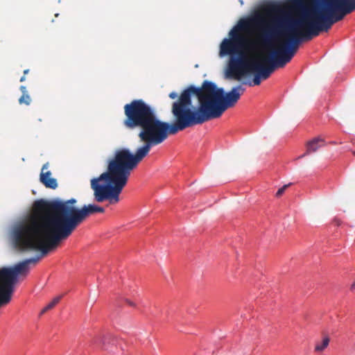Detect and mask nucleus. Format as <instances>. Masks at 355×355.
I'll return each mask as SVG.
<instances>
[{"label": "nucleus", "instance_id": "nucleus-1", "mask_svg": "<svg viewBox=\"0 0 355 355\" xmlns=\"http://www.w3.org/2000/svg\"><path fill=\"white\" fill-rule=\"evenodd\" d=\"M220 45V55L232 56L227 76L236 80L250 72V85H259L276 69L290 62L306 37L292 24V16L277 5L264 13L240 19Z\"/></svg>", "mask_w": 355, "mask_h": 355}, {"label": "nucleus", "instance_id": "nucleus-2", "mask_svg": "<svg viewBox=\"0 0 355 355\" xmlns=\"http://www.w3.org/2000/svg\"><path fill=\"white\" fill-rule=\"evenodd\" d=\"M186 95L182 92L173 102L171 112L173 123L160 121L154 109L142 99L132 101L124 105L123 125L130 130L139 129L138 137L144 144L132 154L128 148L115 151L109 159L107 171L91 180L94 198L97 202L109 201L114 205L119 202V195L128 183L131 171L148 154L152 146L164 141L168 135H175L189 127L185 107Z\"/></svg>", "mask_w": 355, "mask_h": 355}, {"label": "nucleus", "instance_id": "nucleus-3", "mask_svg": "<svg viewBox=\"0 0 355 355\" xmlns=\"http://www.w3.org/2000/svg\"><path fill=\"white\" fill-rule=\"evenodd\" d=\"M76 200L47 201L37 200L33 205V215L17 224L13 229L15 246L19 250H40L42 256L55 249L66 239L71 226L72 209Z\"/></svg>", "mask_w": 355, "mask_h": 355}, {"label": "nucleus", "instance_id": "nucleus-4", "mask_svg": "<svg viewBox=\"0 0 355 355\" xmlns=\"http://www.w3.org/2000/svg\"><path fill=\"white\" fill-rule=\"evenodd\" d=\"M244 91L239 85L225 93L223 88L208 80H205L200 87L190 85L182 91L187 98L189 127L220 117L226 110L236 105Z\"/></svg>", "mask_w": 355, "mask_h": 355}, {"label": "nucleus", "instance_id": "nucleus-5", "mask_svg": "<svg viewBox=\"0 0 355 355\" xmlns=\"http://www.w3.org/2000/svg\"><path fill=\"white\" fill-rule=\"evenodd\" d=\"M40 257L27 259L12 267L0 268V308L10 303L20 274L26 273L28 265L36 263Z\"/></svg>", "mask_w": 355, "mask_h": 355}, {"label": "nucleus", "instance_id": "nucleus-6", "mask_svg": "<svg viewBox=\"0 0 355 355\" xmlns=\"http://www.w3.org/2000/svg\"><path fill=\"white\" fill-rule=\"evenodd\" d=\"M71 211H73L71 213L72 216L69 220L71 225L66 234V239L88 216L96 213H104L105 209L94 204H89L87 205L83 206L79 210L72 209Z\"/></svg>", "mask_w": 355, "mask_h": 355}, {"label": "nucleus", "instance_id": "nucleus-7", "mask_svg": "<svg viewBox=\"0 0 355 355\" xmlns=\"http://www.w3.org/2000/svg\"><path fill=\"white\" fill-rule=\"evenodd\" d=\"M114 344V340L109 336L103 335H97L94 336L91 341V345L100 348L101 350L107 352L108 353L113 352V347Z\"/></svg>", "mask_w": 355, "mask_h": 355}, {"label": "nucleus", "instance_id": "nucleus-8", "mask_svg": "<svg viewBox=\"0 0 355 355\" xmlns=\"http://www.w3.org/2000/svg\"><path fill=\"white\" fill-rule=\"evenodd\" d=\"M49 167V164L46 163L42 168V171L40 175V182L46 187L51 189H55L58 187V182L56 179L51 178V173L46 171Z\"/></svg>", "mask_w": 355, "mask_h": 355}, {"label": "nucleus", "instance_id": "nucleus-9", "mask_svg": "<svg viewBox=\"0 0 355 355\" xmlns=\"http://www.w3.org/2000/svg\"><path fill=\"white\" fill-rule=\"evenodd\" d=\"M325 145V141L320 137L313 138L312 140L309 141L306 144V150L304 154L300 156L298 158H302L306 155L316 152L320 147Z\"/></svg>", "mask_w": 355, "mask_h": 355}, {"label": "nucleus", "instance_id": "nucleus-10", "mask_svg": "<svg viewBox=\"0 0 355 355\" xmlns=\"http://www.w3.org/2000/svg\"><path fill=\"white\" fill-rule=\"evenodd\" d=\"M20 90L22 93V95L19 98V103L21 105L25 104L26 105H29L31 103V98L28 93L26 87L25 86H21Z\"/></svg>", "mask_w": 355, "mask_h": 355}, {"label": "nucleus", "instance_id": "nucleus-11", "mask_svg": "<svg viewBox=\"0 0 355 355\" xmlns=\"http://www.w3.org/2000/svg\"><path fill=\"white\" fill-rule=\"evenodd\" d=\"M62 295L57 296L55 298L53 299V300L49 302L42 311L40 314H44L46 311L52 309L61 300Z\"/></svg>", "mask_w": 355, "mask_h": 355}, {"label": "nucleus", "instance_id": "nucleus-12", "mask_svg": "<svg viewBox=\"0 0 355 355\" xmlns=\"http://www.w3.org/2000/svg\"><path fill=\"white\" fill-rule=\"evenodd\" d=\"M329 343V338L328 337H325L323 338L322 342L321 344L318 343L315 347V350L317 352H322L323 351Z\"/></svg>", "mask_w": 355, "mask_h": 355}, {"label": "nucleus", "instance_id": "nucleus-13", "mask_svg": "<svg viewBox=\"0 0 355 355\" xmlns=\"http://www.w3.org/2000/svg\"><path fill=\"white\" fill-rule=\"evenodd\" d=\"M291 185V183L290 184H285L282 187H281L280 189H278V191H277L276 193V196L277 197H280L286 191V189Z\"/></svg>", "mask_w": 355, "mask_h": 355}, {"label": "nucleus", "instance_id": "nucleus-14", "mask_svg": "<svg viewBox=\"0 0 355 355\" xmlns=\"http://www.w3.org/2000/svg\"><path fill=\"white\" fill-rule=\"evenodd\" d=\"M168 96L172 98V99H175V98H179V97L180 96V95L178 96V94L175 92H171L169 94H168ZM178 99H177L178 101Z\"/></svg>", "mask_w": 355, "mask_h": 355}, {"label": "nucleus", "instance_id": "nucleus-15", "mask_svg": "<svg viewBox=\"0 0 355 355\" xmlns=\"http://www.w3.org/2000/svg\"><path fill=\"white\" fill-rule=\"evenodd\" d=\"M351 3H350V8H349V10H355V0H352L350 1Z\"/></svg>", "mask_w": 355, "mask_h": 355}, {"label": "nucleus", "instance_id": "nucleus-16", "mask_svg": "<svg viewBox=\"0 0 355 355\" xmlns=\"http://www.w3.org/2000/svg\"><path fill=\"white\" fill-rule=\"evenodd\" d=\"M125 302L131 306H135V305L132 302L130 301L129 300H126Z\"/></svg>", "mask_w": 355, "mask_h": 355}, {"label": "nucleus", "instance_id": "nucleus-17", "mask_svg": "<svg viewBox=\"0 0 355 355\" xmlns=\"http://www.w3.org/2000/svg\"><path fill=\"white\" fill-rule=\"evenodd\" d=\"M350 289H351L352 291L355 290V282H354L351 285V288H350Z\"/></svg>", "mask_w": 355, "mask_h": 355}, {"label": "nucleus", "instance_id": "nucleus-18", "mask_svg": "<svg viewBox=\"0 0 355 355\" xmlns=\"http://www.w3.org/2000/svg\"><path fill=\"white\" fill-rule=\"evenodd\" d=\"M25 76H23L21 78H20V82H24L25 80Z\"/></svg>", "mask_w": 355, "mask_h": 355}, {"label": "nucleus", "instance_id": "nucleus-19", "mask_svg": "<svg viewBox=\"0 0 355 355\" xmlns=\"http://www.w3.org/2000/svg\"><path fill=\"white\" fill-rule=\"evenodd\" d=\"M29 70L28 69H26L24 71V75L27 74L28 73Z\"/></svg>", "mask_w": 355, "mask_h": 355}, {"label": "nucleus", "instance_id": "nucleus-20", "mask_svg": "<svg viewBox=\"0 0 355 355\" xmlns=\"http://www.w3.org/2000/svg\"><path fill=\"white\" fill-rule=\"evenodd\" d=\"M354 155H355V151L353 152Z\"/></svg>", "mask_w": 355, "mask_h": 355}]
</instances>
